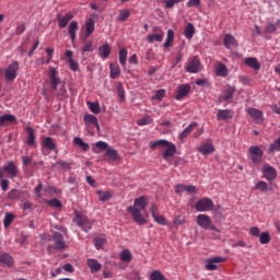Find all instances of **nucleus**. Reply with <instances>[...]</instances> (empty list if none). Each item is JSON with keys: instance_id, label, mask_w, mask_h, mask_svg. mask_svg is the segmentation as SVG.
I'll list each match as a JSON object with an SVG mask.
<instances>
[{"instance_id": "nucleus-41", "label": "nucleus", "mask_w": 280, "mask_h": 280, "mask_svg": "<svg viewBox=\"0 0 280 280\" xmlns=\"http://www.w3.org/2000/svg\"><path fill=\"white\" fill-rule=\"evenodd\" d=\"M105 156H108L112 161H119V153L110 147L106 150Z\"/></svg>"}, {"instance_id": "nucleus-58", "label": "nucleus", "mask_w": 280, "mask_h": 280, "mask_svg": "<svg viewBox=\"0 0 280 280\" xmlns=\"http://www.w3.org/2000/svg\"><path fill=\"white\" fill-rule=\"evenodd\" d=\"M47 203L50 207H54L55 209H60V207H62V202H60V200H58V199L48 200Z\"/></svg>"}, {"instance_id": "nucleus-49", "label": "nucleus", "mask_w": 280, "mask_h": 280, "mask_svg": "<svg viewBox=\"0 0 280 280\" xmlns=\"http://www.w3.org/2000/svg\"><path fill=\"white\" fill-rule=\"evenodd\" d=\"M106 244V236L102 235V236H97L94 238V245L97 248V250H100V248H102V246H105Z\"/></svg>"}, {"instance_id": "nucleus-63", "label": "nucleus", "mask_w": 280, "mask_h": 280, "mask_svg": "<svg viewBox=\"0 0 280 280\" xmlns=\"http://www.w3.org/2000/svg\"><path fill=\"white\" fill-rule=\"evenodd\" d=\"M271 110L276 115H280V101L277 104H272L271 105Z\"/></svg>"}, {"instance_id": "nucleus-36", "label": "nucleus", "mask_w": 280, "mask_h": 280, "mask_svg": "<svg viewBox=\"0 0 280 280\" xmlns=\"http://www.w3.org/2000/svg\"><path fill=\"white\" fill-rule=\"evenodd\" d=\"M110 45L104 44L103 46L98 47V56L103 58V60H106L110 56Z\"/></svg>"}, {"instance_id": "nucleus-32", "label": "nucleus", "mask_w": 280, "mask_h": 280, "mask_svg": "<svg viewBox=\"0 0 280 280\" xmlns=\"http://www.w3.org/2000/svg\"><path fill=\"white\" fill-rule=\"evenodd\" d=\"M86 266L90 268L91 272H100V270H102V264L93 258L86 260Z\"/></svg>"}, {"instance_id": "nucleus-39", "label": "nucleus", "mask_w": 280, "mask_h": 280, "mask_svg": "<svg viewBox=\"0 0 280 280\" xmlns=\"http://www.w3.org/2000/svg\"><path fill=\"white\" fill-rule=\"evenodd\" d=\"M196 34V27L194 26V24L189 23L185 31H184V36L185 38H187L188 40H191L194 38V35Z\"/></svg>"}, {"instance_id": "nucleus-57", "label": "nucleus", "mask_w": 280, "mask_h": 280, "mask_svg": "<svg viewBox=\"0 0 280 280\" xmlns=\"http://www.w3.org/2000/svg\"><path fill=\"white\" fill-rule=\"evenodd\" d=\"M255 189H258L259 191H268V184L266 182H258L255 185Z\"/></svg>"}, {"instance_id": "nucleus-52", "label": "nucleus", "mask_w": 280, "mask_h": 280, "mask_svg": "<svg viewBox=\"0 0 280 280\" xmlns=\"http://www.w3.org/2000/svg\"><path fill=\"white\" fill-rule=\"evenodd\" d=\"M128 19H130V11L128 10L119 11L118 21H121L124 23L128 21Z\"/></svg>"}, {"instance_id": "nucleus-26", "label": "nucleus", "mask_w": 280, "mask_h": 280, "mask_svg": "<svg viewBox=\"0 0 280 280\" xmlns=\"http://www.w3.org/2000/svg\"><path fill=\"white\" fill-rule=\"evenodd\" d=\"M0 264H4L8 268L14 267V258L9 253L0 254Z\"/></svg>"}, {"instance_id": "nucleus-48", "label": "nucleus", "mask_w": 280, "mask_h": 280, "mask_svg": "<svg viewBox=\"0 0 280 280\" xmlns=\"http://www.w3.org/2000/svg\"><path fill=\"white\" fill-rule=\"evenodd\" d=\"M88 106H89L91 113H93L94 115H100V113H102V108L100 107L98 102H96V103L88 102Z\"/></svg>"}, {"instance_id": "nucleus-3", "label": "nucleus", "mask_w": 280, "mask_h": 280, "mask_svg": "<svg viewBox=\"0 0 280 280\" xmlns=\"http://www.w3.org/2000/svg\"><path fill=\"white\" fill-rule=\"evenodd\" d=\"M47 77L49 78L50 89L52 91H58V85L62 84V80H60L58 68L54 66L48 67Z\"/></svg>"}, {"instance_id": "nucleus-21", "label": "nucleus", "mask_w": 280, "mask_h": 280, "mask_svg": "<svg viewBox=\"0 0 280 280\" xmlns=\"http://www.w3.org/2000/svg\"><path fill=\"white\" fill-rule=\"evenodd\" d=\"M72 19H73V13L71 12H67L63 16L58 14L57 21H58L59 27H61V30H65V27L69 25V21H71Z\"/></svg>"}, {"instance_id": "nucleus-18", "label": "nucleus", "mask_w": 280, "mask_h": 280, "mask_svg": "<svg viewBox=\"0 0 280 280\" xmlns=\"http://www.w3.org/2000/svg\"><path fill=\"white\" fill-rule=\"evenodd\" d=\"M165 151L163 153V159L164 161H166L167 163H170V160L173 156H176V144L168 142V144H166L165 147Z\"/></svg>"}, {"instance_id": "nucleus-25", "label": "nucleus", "mask_w": 280, "mask_h": 280, "mask_svg": "<svg viewBox=\"0 0 280 280\" xmlns=\"http://www.w3.org/2000/svg\"><path fill=\"white\" fill-rule=\"evenodd\" d=\"M25 130L27 132L26 145H30V148H36V135L34 133V128L26 127Z\"/></svg>"}, {"instance_id": "nucleus-33", "label": "nucleus", "mask_w": 280, "mask_h": 280, "mask_svg": "<svg viewBox=\"0 0 280 280\" xmlns=\"http://www.w3.org/2000/svg\"><path fill=\"white\" fill-rule=\"evenodd\" d=\"M195 128H198V122H191L188 127H186L182 131V135H179V140L183 141L184 139H187Z\"/></svg>"}, {"instance_id": "nucleus-50", "label": "nucleus", "mask_w": 280, "mask_h": 280, "mask_svg": "<svg viewBox=\"0 0 280 280\" xmlns=\"http://www.w3.org/2000/svg\"><path fill=\"white\" fill-rule=\"evenodd\" d=\"M12 222H14V214H12L11 212H7L3 220L4 229H8V226H10Z\"/></svg>"}, {"instance_id": "nucleus-60", "label": "nucleus", "mask_w": 280, "mask_h": 280, "mask_svg": "<svg viewBox=\"0 0 280 280\" xmlns=\"http://www.w3.org/2000/svg\"><path fill=\"white\" fill-rule=\"evenodd\" d=\"M165 90H158L156 92H155V95L153 96V100H159V101H161V100H163V97H165Z\"/></svg>"}, {"instance_id": "nucleus-7", "label": "nucleus", "mask_w": 280, "mask_h": 280, "mask_svg": "<svg viewBox=\"0 0 280 280\" xmlns=\"http://www.w3.org/2000/svg\"><path fill=\"white\" fill-rule=\"evenodd\" d=\"M185 69L187 73H199V71H202V63H200V57H190Z\"/></svg>"}, {"instance_id": "nucleus-47", "label": "nucleus", "mask_w": 280, "mask_h": 280, "mask_svg": "<svg viewBox=\"0 0 280 280\" xmlns=\"http://www.w3.org/2000/svg\"><path fill=\"white\" fill-rule=\"evenodd\" d=\"M185 0H162V3H164V8L166 10H172L176 4L183 3Z\"/></svg>"}, {"instance_id": "nucleus-14", "label": "nucleus", "mask_w": 280, "mask_h": 280, "mask_svg": "<svg viewBox=\"0 0 280 280\" xmlns=\"http://www.w3.org/2000/svg\"><path fill=\"white\" fill-rule=\"evenodd\" d=\"M262 175L266 178V180H268L269 183L275 180V178H277L278 173H277V168L270 166V164H264L262 165Z\"/></svg>"}, {"instance_id": "nucleus-62", "label": "nucleus", "mask_w": 280, "mask_h": 280, "mask_svg": "<svg viewBox=\"0 0 280 280\" xmlns=\"http://www.w3.org/2000/svg\"><path fill=\"white\" fill-rule=\"evenodd\" d=\"M186 5L187 8H198V5H200V0H189Z\"/></svg>"}, {"instance_id": "nucleus-19", "label": "nucleus", "mask_w": 280, "mask_h": 280, "mask_svg": "<svg viewBox=\"0 0 280 280\" xmlns=\"http://www.w3.org/2000/svg\"><path fill=\"white\" fill-rule=\"evenodd\" d=\"M198 152H200L203 156H207L215 152V147H213V143L208 140L206 143H202L199 147Z\"/></svg>"}, {"instance_id": "nucleus-64", "label": "nucleus", "mask_w": 280, "mask_h": 280, "mask_svg": "<svg viewBox=\"0 0 280 280\" xmlns=\"http://www.w3.org/2000/svg\"><path fill=\"white\" fill-rule=\"evenodd\" d=\"M185 191V184H178L175 186L176 194H183Z\"/></svg>"}, {"instance_id": "nucleus-55", "label": "nucleus", "mask_w": 280, "mask_h": 280, "mask_svg": "<svg viewBox=\"0 0 280 280\" xmlns=\"http://www.w3.org/2000/svg\"><path fill=\"white\" fill-rule=\"evenodd\" d=\"M21 192L18 189H12L9 194H8V198L10 200H18V198H20Z\"/></svg>"}, {"instance_id": "nucleus-17", "label": "nucleus", "mask_w": 280, "mask_h": 280, "mask_svg": "<svg viewBox=\"0 0 280 280\" xmlns=\"http://www.w3.org/2000/svg\"><path fill=\"white\" fill-rule=\"evenodd\" d=\"M3 172H7V174L11 178H16L19 176V167L14 162H8L3 167Z\"/></svg>"}, {"instance_id": "nucleus-46", "label": "nucleus", "mask_w": 280, "mask_h": 280, "mask_svg": "<svg viewBox=\"0 0 280 280\" xmlns=\"http://www.w3.org/2000/svg\"><path fill=\"white\" fill-rule=\"evenodd\" d=\"M168 143H170V141H167V140L151 141L150 149L154 150L155 148H159V147L166 148V145H168Z\"/></svg>"}, {"instance_id": "nucleus-38", "label": "nucleus", "mask_w": 280, "mask_h": 280, "mask_svg": "<svg viewBox=\"0 0 280 280\" xmlns=\"http://www.w3.org/2000/svg\"><path fill=\"white\" fill-rule=\"evenodd\" d=\"M73 144L79 145V148H81V150H83V152H89V150L91 149L89 143L84 142V140H82V138H80V137L73 138Z\"/></svg>"}, {"instance_id": "nucleus-53", "label": "nucleus", "mask_w": 280, "mask_h": 280, "mask_svg": "<svg viewBox=\"0 0 280 280\" xmlns=\"http://www.w3.org/2000/svg\"><path fill=\"white\" fill-rule=\"evenodd\" d=\"M81 51L86 54V51H93V40L84 42Z\"/></svg>"}, {"instance_id": "nucleus-13", "label": "nucleus", "mask_w": 280, "mask_h": 280, "mask_svg": "<svg viewBox=\"0 0 280 280\" xmlns=\"http://www.w3.org/2000/svg\"><path fill=\"white\" fill-rule=\"evenodd\" d=\"M247 115L254 119L256 124H264L266 121V118L264 117V112L261 109L255 108V107H248L246 109Z\"/></svg>"}, {"instance_id": "nucleus-37", "label": "nucleus", "mask_w": 280, "mask_h": 280, "mask_svg": "<svg viewBox=\"0 0 280 280\" xmlns=\"http://www.w3.org/2000/svg\"><path fill=\"white\" fill-rule=\"evenodd\" d=\"M98 199L101 202H106L113 198V191L112 190H98L96 191Z\"/></svg>"}, {"instance_id": "nucleus-31", "label": "nucleus", "mask_w": 280, "mask_h": 280, "mask_svg": "<svg viewBox=\"0 0 280 280\" xmlns=\"http://www.w3.org/2000/svg\"><path fill=\"white\" fill-rule=\"evenodd\" d=\"M95 32V20L93 18H90L85 21V36L84 38H89L91 34Z\"/></svg>"}, {"instance_id": "nucleus-29", "label": "nucleus", "mask_w": 280, "mask_h": 280, "mask_svg": "<svg viewBox=\"0 0 280 280\" xmlns=\"http://www.w3.org/2000/svg\"><path fill=\"white\" fill-rule=\"evenodd\" d=\"M42 148L52 152V150H56V141L51 137H46L42 140Z\"/></svg>"}, {"instance_id": "nucleus-11", "label": "nucleus", "mask_w": 280, "mask_h": 280, "mask_svg": "<svg viewBox=\"0 0 280 280\" xmlns=\"http://www.w3.org/2000/svg\"><path fill=\"white\" fill-rule=\"evenodd\" d=\"M189 93H191V84H179L176 90L175 100H177V102H180V100H185V97H187Z\"/></svg>"}, {"instance_id": "nucleus-27", "label": "nucleus", "mask_w": 280, "mask_h": 280, "mask_svg": "<svg viewBox=\"0 0 280 280\" xmlns=\"http://www.w3.org/2000/svg\"><path fill=\"white\" fill-rule=\"evenodd\" d=\"M223 45L225 49H232V47H237V39L231 34H225L223 39Z\"/></svg>"}, {"instance_id": "nucleus-5", "label": "nucleus", "mask_w": 280, "mask_h": 280, "mask_svg": "<svg viewBox=\"0 0 280 280\" xmlns=\"http://www.w3.org/2000/svg\"><path fill=\"white\" fill-rule=\"evenodd\" d=\"M83 121L85 122L89 135H95L94 128H96V130L100 132V121L97 120L96 116L85 114L83 117Z\"/></svg>"}, {"instance_id": "nucleus-16", "label": "nucleus", "mask_w": 280, "mask_h": 280, "mask_svg": "<svg viewBox=\"0 0 280 280\" xmlns=\"http://www.w3.org/2000/svg\"><path fill=\"white\" fill-rule=\"evenodd\" d=\"M52 240L57 250H65V248H67V243L65 242V237L62 234H60V232H54Z\"/></svg>"}, {"instance_id": "nucleus-23", "label": "nucleus", "mask_w": 280, "mask_h": 280, "mask_svg": "<svg viewBox=\"0 0 280 280\" xmlns=\"http://www.w3.org/2000/svg\"><path fill=\"white\" fill-rule=\"evenodd\" d=\"M214 73L219 78H226V75H229V68L226 67V65L219 61L214 66Z\"/></svg>"}, {"instance_id": "nucleus-9", "label": "nucleus", "mask_w": 280, "mask_h": 280, "mask_svg": "<svg viewBox=\"0 0 280 280\" xmlns=\"http://www.w3.org/2000/svg\"><path fill=\"white\" fill-rule=\"evenodd\" d=\"M16 75H19V61H13L4 70V80L13 82V80H16Z\"/></svg>"}, {"instance_id": "nucleus-35", "label": "nucleus", "mask_w": 280, "mask_h": 280, "mask_svg": "<svg viewBox=\"0 0 280 280\" xmlns=\"http://www.w3.org/2000/svg\"><path fill=\"white\" fill-rule=\"evenodd\" d=\"M109 75L112 78V80H117V78H119V75H121V69H119V65L117 63H110L109 65Z\"/></svg>"}, {"instance_id": "nucleus-24", "label": "nucleus", "mask_w": 280, "mask_h": 280, "mask_svg": "<svg viewBox=\"0 0 280 280\" xmlns=\"http://www.w3.org/2000/svg\"><path fill=\"white\" fill-rule=\"evenodd\" d=\"M217 119L218 121H229V119H233V112L231 109H219Z\"/></svg>"}, {"instance_id": "nucleus-8", "label": "nucleus", "mask_w": 280, "mask_h": 280, "mask_svg": "<svg viewBox=\"0 0 280 280\" xmlns=\"http://www.w3.org/2000/svg\"><path fill=\"white\" fill-rule=\"evenodd\" d=\"M233 95H235V86L225 85L221 95L218 97L219 104H222V102L231 104V102H233Z\"/></svg>"}, {"instance_id": "nucleus-56", "label": "nucleus", "mask_w": 280, "mask_h": 280, "mask_svg": "<svg viewBox=\"0 0 280 280\" xmlns=\"http://www.w3.org/2000/svg\"><path fill=\"white\" fill-rule=\"evenodd\" d=\"M249 235H252V237H259L261 235V230H259L258 226H252L249 229Z\"/></svg>"}, {"instance_id": "nucleus-54", "label": "nucleus", "mask_w": 280, "mask_h": 280, "mask_svg": "<svg viewBox=\"0 0 280 280\" xmlns=\"http://www.w3.org/2000/svg\"><path fill=\"white\" fill-rule=\"evenodd\" d=\"M280 25V21H278L277 24H272V23H267L266 26V32H268V34H272V32H277V30L279 28Z\"/></svg>"}, {"instance_id": "nucleus-43", "label": "nucleus", "mask_w": 280, "mask_h": 280, "mask_svg": "<svg viewBox=\"0 0 280 280\" xmlns=\"http://www.w3.org/2000/svg\"><path fill=\"white\" fill-rule=\"evenodd\" d=\"M174 36H175L174 31L168 30L166 40L164 42L165 49H167V48L172 47V45H174Z\"/></svg>"}, {"instance_id": "nucleus-34", "label": "nucleus", "mask_w": 280, "mask_h": 280, "mask_svg": "<svg viewBox=\"0 0 280 280\" xmlns=\"http://www.w3.org/2000/svg\"><path fill=\"white\" fill-rule=\"evenodd\" d=\"M165 34L161 31L160 33L149 34L147 36L148 43H163Z\"/></svg>"}, {"instance_id": "nucleus-10", "label": "nucleus", "mask_w": 280, "mask_h": 280, "mask_svg": "<svg viewBox=\"0 0 280 280\" xmlns=\"http://www.w3.org/2000/svg\"><path fill=\"white\" fill-rule=\"evenodd\" d=\"M150 212L156 224H160L161 226H167V219L159 213V206H156L155 203L151 205Z\"/></svg>"}, {"instance_id": "nucleus-12", "label": "nucleus", "mask_w": 280, "mask_h": 280, "mask_svg": "<svg viewBox=\"0 0 280 280\" xmlns=\"http://www.w3.org/2000/svg\"><path fill=\"white\" fill-rule=\"evenodd\" d=\"M75 222L78 226H80V229L85 232L91 231V226L93 225L91 220H89V217L82 213H77Z\"/></svg>"}, {"instance_id": "nucleus-40", "label": "nucleus", "mask_w": 280, "mask_h": 280, "mask_svg": "<svg viewBox=\"0 0 280 280\" xmlns=\"http://www.w3.org/2000/svg\"><path fill=\"white\" fill-rule=\"evenodd\" d=\"M107 149H108V143H106L104 141H98V142L93 144L92 152L94 154H100L98 150H107Z\"/></svg>"}, {"instance_id": "nucleus-15", "label": "nucleus", "mask_w": 280, "mask_h": 280, "mask_svg": "<svg viewBox=\"0 0 280 280\" xmlns=\"http://www.w3.org/2000/svg\"><path fill=\"white\" fill-rule=\"evenodd\" d=\"M224 261H226V258L222 256L209 258L206 260V270H218L217 264H224Z\"/></svg>"}, {"instance_id": "nucleus-1", "label": "nucleus", "mask_w": 280, "mask_h": 280, "mask_svg": "<svg viewBox=\"0 0 280 280\" xmlns=\"http://www.w3.org/2000/svg\"><path fill=\"white\" fill-rule=\"evenodd\" d=\"M148 199L145 196H141L135 199L133 206L127 208L128 213L131 214L133 221L140 226L148 224Z\"/></svg>"}, {"instance_id": "nucleus-30", "label": "nucleus", "mask_w": 280, "mask_h": 280, "mask_svg": "<svg viewBox=\"0 0 280 280\" xmlns=\"http://www.w3.org/2000/svg\"><path fill=\"white\" fill-rule=\"evenodd\" d=\"M245 65L255 71H259L261 69V63H259V60L255 57H247L245 59Z\"/></svg>"}, {"instance_id": "nucleus-2", "label": "nucleus", "mask_w": 280, "mask_h": 280, "mask_svg": "<svg viewBox=\"0 0 280 280\" xmlns=\"http://www.w3.org/2000/svg\"><path fill=\"white\" fill-rule=\"evenodd\" d=\"M195 209L199 213H207L208 211H213L215 205L211 198L203 197L196 201Z\"/></svg>"}, {"instance_id": "nucleus-59", "label": "nucleus", "mask_w": 280, "mask_h": 280, "mask_svg": "<svg viewBox=\"0 0 280 280\" xmlns=\"http://www.w3.org/2000/svg\"><path fill=\"white\" fill-rule=\"evenodd\" d=\"M71 71H78L80 69V66L78 65V61L73 60V58H70L68 60Z\"/></svg>"}, {"instance_id": "nucleus-22", "label": "nucleus", "mask_w": 280, "mask_h": 280, "mask_svg": "<svg viewBox=\"0 0 280 280\" xmlns=\"http://www.w3.org/2000/svg\"><path fill=\"white\" fill-rule=\"evenodd\" d=\"M78 30H80V27L78 26V22H75V21L70 22V24L68 26V34L71 38L72 45L75 44V39L78 38V36H77Z\"/></svg>"}, {"instance_id": "nucleus-6", "label": "nucleus", "mask_w": 280, "mask_h": 280, "mask_svg": "<svg viewBox=\"0 0 280 280\" xmlns=\"http://www.w3.org/2000/svg\"><path fill=\"white\" fill-rule=\"evenodd\" d=\"M196 222L200 229H203L205 231H215V226L213 225V222L211 221V217L209 214H198L196 217Z\"/></svg>"}, {"instance_id": "nucleus-51", "label": "nucleus", "mask_w": 280, "mask_h": 280, "mask_svg": "<svg viewBox=\"0 0 280 280\" xmlns=\"http://www.w3.org/2000/svg\"><path fill=\"white\" fill-rule=\"evenodd\" d=\"M258 237H259L260 244H270V233L262 232Z\"/></svg>"}, {"instance_id": "nucleus-45", "label": "nucleus", "mask_w": 280, "mask_h": 280, "mask_svg": "<svg viewBox=\"0 0 280 280\" xmlns=\"http://www.w3.org/2000/svg\"><path fill=\"white\" fill-rule=\"evenodd\" d=\"M154 120L152 119V116L145 115L142 118L137 120L138 126H150Z\"/></svg>"}, {"instance_id": "nucleus-44", "label": "nucleus", "mask_w": 280, "mask_h": 280, "mask_svg": "<svg viewBox=\"0 0 280 280\" xmlns=\"http://www.w3.org/2000/svg\"><path fill=\"white\" fill-rule=\"evenodd\" d=\"M128 60V50L126 48L119 49V62L121 67H126V62Z\"/></svg>"}, {"instance_id": "nucleus-28", "label": "nucleus", "mask_w": 280, "mask_h": 280, "mask_svg": "<svg viewBox=\"0 0 280 280\" xmlns=\"http://www.w3.org/2000/svg\"><path fill=\"white\" fill-rule=\"evenodd\" d=\"M10 124H16V116L12 114L0 116V126H10Z\"/></svg>"}, {"instance_id": "nucleus-20", "label": "nucleus", "mask_w": 280, "mask_h": 280, "mask_svg": "<svg viewBox=\"0 0 280 280\" xmlns=\"http://www.w3.org/2000/svg\"><path fill=\"white\" fill-rule=\"evenodd\" d=\"M119 260L125 265L128 266L129 264H132V252L130 249H122L119 255Z\"/></svg>"}, {"instance_id": "nucleus-42", "label": "nucleus", "mask_w": 280, "mask_h": 280, "mask_svg": "<svg viewBox=\"0 0 280 280\" xmlns=\"http://www.w3.org/2000/svg\"><path fill=\"white\" fill-rule=\"evenodd\" d=\"M57 97L61 102L67 100V97H69V95L67 94V88L65 85V82H61V86L59 88V90L57 92Z\"/></svg>"}, {"instance_id": "nucleus-4", "label": "nucleus", "mask_w": 280, "mask_h": 280, "mask_svg": "<svg viewBox=\"0 0 280 280\" xmlns=\"http://www.w3.org/2000/svg\"><path fill=\"white\" fill-rule=\"evenodd\" d=\"M248 159L254 165H261L264 161V150L259 145H252L248 149Z\"/></svg>"}, {"instance_id": "nucleus-61", "label": "nucleus", "mask_w": 280, "mask_h": 280, "mask_svg": "<svg viewBox=\"0 0 280 280\" xmlns=\"http://www.w3.org/2000/svg\"><path fill=\"white\" fill-rule=\"evenodd\" d=\"M46 54L48 55L46 65H49V62H51V58H54V48H46Z\"/></svg>"}]
</instances>
